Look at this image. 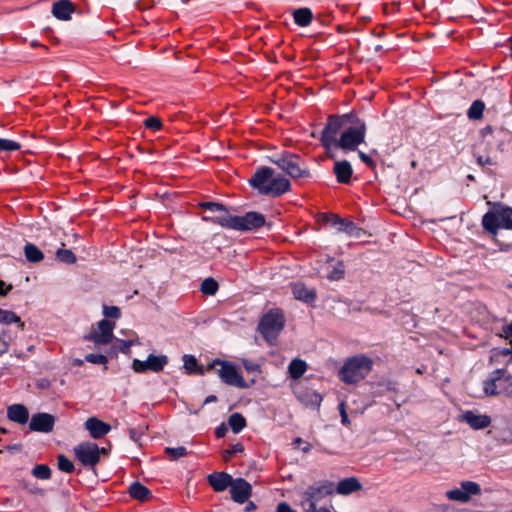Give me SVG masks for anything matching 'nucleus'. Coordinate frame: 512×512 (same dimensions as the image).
Wrapping results in <instances>:
<instances>
[{
	"mask_svg": "<svg viewBox=\"0 0 512 512\" xmlns=\"http://www.w3.org/2000/svg\"><path fill=\"white\" fill-rule=\"evenodd\" d=\"M120 346L119 349L123 353H127L129 351V348L134 344V341L132 340H119Z\"/></svg>",
	"mask_w": 512,
	"mask_h": 512,
	"instance_id": "3c124183",
	"label": "nucleus"
},
{
	"mask_svg": "<svg viewBox=\"0 0 512 512\" xmlns=\"http://www.w3.org/2000/svg\"><path fill=\"white\" fill-rule=\"evenodd\" d=\"M292 390L296 398L305 406L319 407L322 396L314 390L308 389L300 381L292 384Z\"/></svg>",
	"mask_w": 512,
	"mask_h": 512,
	"instance_id": "2eb2a0df",
	"label": "nucleus"
},
{
	"mask_svg": "<svg viewBox=\"0 0 512 512\" xmlns=\"http://www.w3.org/2000/svg\"><path fill=\"white\" fill-rule=\"evenodd\" d=\"M256 509V505L252 502V501H249L246 506H245V511L246 512H251L253 510Z\"/></svg>",
	"mask_w": 512,
	"mask_h": 512,
	"instance_id": "052dcab7",
	"label": "nucleus"
},
{
	"mask_svg": "<svg viewBox=\"0 0 512 512\" xmlns=\"http://www.w3.org/2000/svg\"><path fill=\"white\" fill-rule=\"evenodd\" d=\"M303 512H331V511L329 508H326V507L317 508V506H315L313 508L305 509V510H303Z\"/></svg>",
	"mask_w": 512,
	"mask_h": 512,
	"instance_id": "6e6d98bb",
	"label": "nucleus"
},
{
	"mask_svg": "<svg viewBox=\"0 0 512 512\" xmlns=\"http://www.w3.org/2000/svg\"><path fill=\"white\" fill-rule=\"evenodd\" d=\"M373 361L364 355L349 358L339 371L340 379L347 384H354L364 379L372 370Z\"/></svg>",
	"mask_w": 512,
	"mask_h": 512,
	"instance_id": "7ed1b4c3",
	"label": "nucleus"
},
{
	"mask_svg": "<svg viewBox=\"0 0 512 512\" xmlns=\"http://www.w3.org/2000/svg\"><path fill=\"white\" fill-rule=\"evenodd\" d=\"M321 222L325 225H329L338 233H345L349 236H358L359 228L355 225L354 222L341 218L333 213H324L320 216Z\"/></svg>",
	"mask_w": 512,
	"mask_h": 512,
	"instance_id": "9b49d317",
	"label": "nucleus"
},
{
	"mask_svg": "<svg viewBox=\"0 0 512 512\" xmlns=\"http://www.w3.org/2000/svg\"><path fill=\"white\" fill-rule=\"evenodd\" d=\"M242 364L248 372H255V373L260 372V365L253 361L243 360Z\"/></svg>",
	"mask_w": 512,
	"mask_h": 512,
	"instance_id": "09e8293b",
	"label": "nucleus"
},
{
	"mask_svg": "<svg viewBox=\"0 0 512 512\" xmlns=\"http://www.w3.org/2000/svg\"><path fill=\"white\" fill-rule=\"evenodd\" d=\"M244 451V447L240 443L233 444L229 449L223 452V458L225 461H228L232 456L242 453Z\"/></svg>",
	"mask_w": 512,
	"mask_h": 512,
	"instance_id": "79ce46f5",
	"label": "nucleus"
},
{
	"mask_svg": "<svg viewBox=\"0 0 512 512\" xmlns=\"http://www.w3.org/2000/svg\"><path fill=\"white\" fill-rule=\"evenodd\" d=\"M345 266L342 261H338L332 269L327 273V278L330 281H338L344 277Z\"/></svg>",
	"mask_w": 512,
	"mask_h": 512,
	"instance_id": "f704fd0d",
	"label": "nucleus"
},
{
	"mask_svg": "<svg viewBox=\"0 0 512 512\" xmlns=\"http://www.w3.org/2000/svg\"><path fill=\"white\" fill-rule=\"evenodd\" d=\"M307 370V364L302 359H293L288 366V373L294 380H298Z\"/></svg>",
	"mask_w": 512,
	"mask_h": 512,
	"instance_id": "c756f323",
	"label": "nucleus"
},
{
	"mask_svg": "<svg viewBox=\"0 0 512 512\" xmlns=\"http://www.w3.org/2000/svg\"><path fill=\"white\" fill-rule=\"evenodd\" d=\"M226 431H227L226 427L219 426V427L216 428L215 434H216V436L218 438H221V437H223L225 435Z\"/></svg>",
	"mask_w": 512,
	"mask_h": 512,
	"instance_id": "bf43d9fd",
	"label": "nucleus"
},
{
	"mask_svg": "<svg viewBox=\"0 0 512 512\" xmlns=\"http://www.w3.org/2000/svg\"><path fill=\"white\" fill-rule=\"evenodd\" d=\"M101 453H106V449L93 442H82L74 447L76 458L86 467H94L100 461Z\"/></svg>",
	"mask_w": 512,
	"mask_h": 512,
	"instance_id": "1a4fd4ad",
	"label": "nucleus"
},
{
	"mask_svg": "<svg viewBox=\"0 0 512 512\" xmlns=\"http://www.w3.org/2000/svg\"><path fill=\"white\" fill-rule=\"evenodd\" d=\"M24 254L26 259L31 263H38L44 258L42 251L32 243H27L24 246Z\"/></svg>",
	"mask_w": 512,
	"mask_h": 512,
	"instance_id": "7c9ffc66",
	"label": "nucleus"
},
{
	"mask_svg": "<svg viewBox=\"0 0 512 512\" xmlns=\"http://www.w3.org/2000/svg\"><path fill=\"white\" fill-rule=\"evenodd\" d=\"M302 442H303V440H302L300 437H298V438H296V439L294 440V444H296V445H299V444H301Z\"/></svg>",
	"mask_w": 512,
	"mask_h": 512,
	"instance_id": "774afa93",
	"label": "nucleus"
},
{
	"mask_svg": "<svg viewBox=\"0 0 512 512\" xmlns=\"http://www.w3.org/2000/svg\"><path fill=\"white\" fill-rule=\"evenodd\" d=\"M21 148V145L13 140L0 138V152L2 151H16Z\"/></svg>",
	"mask_w": 512,
	"mask_h": 512,
	"instance_id": "ea45409f",
	"label": "nucleus"
},
{
	"mask_svg": "<svg viewBox=\"0 0 512 512\" xmlns=\"http://www.w3.org/2000/svg\"><path fill=\"white\" fill-rule=\"evenodd\" d=\"M499 353L505 356V355L512 353V351L508 348H504V349L499 350Z\"/></svg>",
	"mask_w": 512,
	"mask_h": 512,
	"instance_id": "680f3d73",
	"label": "nucleus"
},
{
	"mask_svg": "<svg viewBox=\"0 0 512 512\" xmlns=\"http://www.w3.org/2000/svg\"><path fill=\"white\" fill-rule=\"evenodd\" d=\"M5 286V282L0 280V295H6L12 289L11 285H8L7 287Z\"/></svg>",
	"mask_w": 512,
	"mask_h": 512,
	"instance_id": "5fc2aeb1",
	"label": "nucleus"
},
{
	"mask_svg": "<svg viewBox=\"0 0 512 512\" xmlns=\"http://www.w3.org/2000/svg\"><path fill=\"white\" fill-rule=\"evenodd\" d=\"M333 171L339 183L348 184L350 182L353 169L348 161H337Z\"/></svg>",
	"mask_w": 512,
	"mask_h": 512,
	"instance_id": "a878e982",
	"label": "nucleus"
},
{
	"mask_svg": "<svg viewBox=\"0 0 512 512\" xmlns=\"http://www.w3.org/2000/svg\"><path fill=\"white\" fill-rule=\"evenodd\" d=\"M271 161L292 178H302L309 175L308 170L301 167V158L293 153H283Z\"/></svg>",
	"mask_w": 512,
	"mask_h": 512,
	"instance_id": "6e6552de",
	"label": "nucleus"
},
{
	"mask_svg": "<svg viewBox=\"0 0 512 512\" xmlns=\"http://www.w3.org/2000/svg\"><path fill=\"white\" fill-rule=\"evenodd\" d=\"M20 445H13V446H8L7 449L10 450V451H19L20 450Z\"/></svg>",
	"mask_w": 512,
	"mask_h": 512,
	"instance_id": "e2e57ef3",
	"label": "nucleus"
},
{
	"mask_svg": "<svg viewBox=\"0 0 512 512\" xmlns=\"http://www.w3.org/2000/svg\"><path fill=\"white\" fill-rule=\"evenodd\" d=\"M334 483L328 480L318 481L307 487L305 491L300 494L299 505L302 510L313 508L317 506L325 497L333 494Z\"/></svg>",
	"mask_w": 512,
	"mask_h": 512,
	"instance_id": "0eeeda50",
	"label": "nucleus"
},
{
	"mask_svg": "<svg viewBox=\"0 0 512 512\" xmlns=\"http://www.w3.org/2000/svg\"><path fill=\"white\" fill-rule=\"evenodd\" d=\"M214 365H220L218 375L226 384L238 388L247 387L243 377L238 373L234 365L221 361H215Z\"/></svg>",
	"mask_w": 512,
	"mask_h": 512,
	"instance_id": "4468645a",
	"label": "nucleus"
},
{
	"mask_svg": "<svg viewBox=\"0 0 512 512\" xmlns=\"http://www.w3.org/2000/svg\"><path fill=\"white\" fill-rule=\"evenodd\" d=\"M482 226L489 233L496 235L500 228L512 230V208L496 205L484 214Z\"/></svg>",
	"mask_w": 512,
	"mask_h": 512,
	"instance_id": "20e7f679",
	"label": "nucleus"
},
{
	"mask_svg": "<svg viewBox=\"0 0 512 512\" xmlns=\"http://www.w3.org/2000/svg\"><path fill=\"white\" fill-rule=\"evenodd\" d=\"M233 477L225 472H214L207 477L208 483L216 492H222L230 488Z\"/></svg>",
	"mask_w": 512,
	"mask_h": 512,
	"instance_id": "412c9836",
	"label": "nucleus"
},
{
	"mask_svg": "<svg viewBox=\"0 0 512 512\" xmlns=\"http://www.w3.org/2000/svg\"><path fill=\"white\" fill-rule=\"evenodd\" d=\"M74 12V6L69 0H60L53 4L52 14L59 20L67 21Z\"/></svg>",
	"mask_w": 512,
	"mask_h": 512,
	"instance_id": "5701e85b",
	"label": "nucleus"
},
{
	"mask_svg": "<svg viewBox=\"0 0 512 512\" xmlns=\"http://www.w3.org/2000/svg\"><path fill=\"white\" fill-rule=\"evenodd\" d=\"M144 126L152 131H159L162 128V121L158 117L150 116L144 120Z\"/></svg>",
	"mask_w": 512,
	"mask_h": 512,
	"instance_id": "a19ab883",
	"label": "nucleus"
},
{
	"mask_svg": "<svg viewBox=\"0 0 512 512\" xmlns=\"http://www.w3.org/2000/svg\"><path fill=\"white\" fill-rule=\"evenodd\" d=\"M293 19L295 24L300 27H307L311 24L313 13L310 8L302 7L294 10Z\"/></svg>",
	"mask_w": 512,
	"mask_h": 512,
	"instance_id": "cd10ccee",
	"label": "nucleus"
},
{
	"mask_svg": "<svg viewBox=\"0 0 512 512\" xmlns=\"http://www.w3.org/2000/svg\"><path fill=\"white\" fill-rule=\"evenodd\" d=\"M251 493L252 487L245 479H233L232 484L230 486V494L233 501L240 504L245 503L251 496Z\"/></svg>",
	"mask_w": 512,
	"mask_h": 512,
	"instance_id": "f3484780",
	"label": "nucleus"
},
{
	"mask_svg": "<svg viewBox=\"0 0 512 512\" xmlns=\"http://www.w3.org/2000/svg\"><path fill=\"white\" fill-rule=\"evenodd\" d=\"M481 493L480 485L473 481H463L461 488H455L447 491L446 496L449 500L466 503L472 495Z\"/></svg>",
	"mask_w": 512,
	"mask_h": 512,
	"instance_id": "ddd939ff",
	"label": "nucleus"
},
{
	"mask_svg": "<svg viewBox=\"0 0 512 512\" xmlns=\"http://www.w3.org/2000/svg\"><path fill=\"white\" fill-rule=\"evenodd\" d=\"M366 130L365 121L353 113L330 115L322 131L321 142L326 149L354 151L364 143Z\"/></svg>",
	"mask_w": 512,
	"mask_h": 512,
	"instance_id": "f257e3e1",
	"label": "nucleus"
},
{
	"mask_svg": "<svg viewBox=\"0 0 512 512\" xmlns=\"http://www.w3.org/2000/svg\"><path fill=\"white\" fill-rule=\"evenodd\" d=\"M485 109V104L481 100H475L470 108L467 111V116L471 120L481 119L483 116V111Z\"/></svg>",
	"mask_w": 512,
	"mask_h": 512,
	"instance_id": "473e14b6",
	"label": "nucleus"
},
{
	"mask_svg": "<svg viewBox=\"0 0 512 512\" xmlns=\"http://www.w3.org/2000/svg\"><path fill=\"white\" fill-rule=\"evenodd\" d=\"M136 434L137 433H136L135 429H131L130 430V437H131V439L136 440Z\"/></svg>",
	"mask_w": 512,
	"mask_h": 512,
	"instance_id": "69168bd1",
	"label": "nucleus"
},
{
	"mask_svg": "<svg viewBox=\"0 0 512 512\" xmlns=\"http://www.w3.org/2000/svg\"><path fill=\"white\" fill-rule=\"evenodd\" d=\"M216 401V396L210 395L206 398L205 403Z\"/></svg>",
	"mask_w": 512,
	"mask_h": 512,
	"instance_id": "0e129e2a",
	"label": "nucleus"
},
{
	"mask_svg": "<svg viewBox=\"0 0 512 512\" xmlns=\"http://www.w3.org/2000/svg\"><path fill=\"white\" fill-rule=\"evenodd\" d=\"M184 367L188 372H193L197 366V360L192 355L183 356Z\"/></svg>",
	"mask_w": 512,
	"mask_h": 512,
	"instance_id": "49530a36",
	"label": "nucleus"
},
{
	"mask_svg": "<svg viewBox=\"0 0 512 512\" xmlns=\"http://www.w3.org/2000/svg\"><path fill=\"white\" fill-rule=\"evenodd\" d=\"M284 325L283 312L280 309H272L262 316L258 330L268 343L274 344Z\"/></svg>",
	"mask_w": 512,
	"mask_h": 512,
	"instance_id": "423d86ee",
	"label": "nucleus"
},
{
	"mask_svg": "<svg viewBox=\"0 0 512 512\" xmlns=\"http://www.w3.org/2000/svg\"><path fill=\"white\" fill-rule=\"evenodd\" d=\"M58 468L65 473H72L74 471L73 462L68 459L65 455L58 456Z\"/></svg>",
	"mask_w": 512,
	"mask_h": 512,
	"instance_id": "58836bf2",
	"label": "nucleus"
},
{
	"mask_svg": "<svg viewBox=\"0 0 512 512\" xmlns=\"http://www.w3.org/2000/svg\"><path fill=\"white\" fill-rule=\"evenodd\" d=\"M165 451L173 460H176V459L183 457L187 454L186 448L182 447V446L176 447V448L167 447L165 449Z\"/></svg>",
	"mask_w": 512,
	"mask_h": 512,
	"instance_id": "37998d69",
	"label": "nucleus"
},
{
	"mask_svg": "<svg viewBox=\"0 0 512 512\" xmlns=\"http://www.w3.org/2000/svg\"><path fill=\"white\" fill-rule=\"evenodd\" d=\"M200 289L206 295H214L218 290V283L213 278H206Z\"/></svg>",
	"mask_w": 512,
	"mask_h": 512,
	"instance_id": "e433bc0d",
	"label": "nucleus"
},
{
	"mask_svg": "<svg viewBox=\"0 0 512 512\" xmlns=\"http://www.w3.org/2000/svg\"><path fill=\"white\" fill-rule=\"evenodd\" d=\"M201 206L203 208H205L206 210H209L211 212L222 211V212L226 213L225 206L220 204V203H217V202H204V203L201 204Z\"/></svg>",
	"mask_w": 512,
	"mask_h": 512,
	"instance_id": "de8ad7c7",
	"label": "nucleus"
},
{
	"mask_svg": "<svg viewBox=\"0 0 512 512\" xmlns=\"http://www.w3.org/2000/svg\"><path fill=\"white\" fill-rule=\"evenodd\" d=\"M277 512H297V511L292 509L288 503L281 502L277 506Z\"/></svg>",
	"mask_w": 512,
	"mask_h": 512,
	"instance_id": "603ef678",
	"label": "nucleus"
},
{
	"mask_svg": "<svg viewBox=\"0 0 512 512\" xmlns=\"http://www.w3.org/2000/svg\"><path fill=\"white\" fill-rule=\"evenodd\" d=\"M0 323L3 324H11L18 323L19 327L23 329L24 324L21 322L20 317L17 316L14 312L9 310L0 309Z\"/></svg>",
	"mask_w": 512,
	"mask_h": 512,
	"instance_id": "72a5a7b5",
	"label": "nucleus"
},
{
	"mask_svg": "<svg viewBox=\"0 0 512 512\" xmlns=\"http://www.w3.org/2000/svg\"><path fill=\"white\" fill-rule=\"evenodd\" d=\"M212 222L229 229L238 231H250L264 226L265 217L261 213L254 211L247 212L242 216L230 215L226 213L216 216L212 219Z\"/></svg>",
	"mask_w": 512,
	"mask_h": 512,
	"instance_id": "f03ea898",
	"label": "nucleus"
},
{
	"mask_svg": "<svg viewBox=\"0 0 512 512\" xmlns=\"http://www.w3.org/2000/svg\"><path fill=\"white\" fill-rule=\"evenodd\" d=\"M168 364V357L166 355H154L149 354L146 360L142 361L134 359L132 362V369L136 373L161 372L164 367Z\"/></svg>",
	"mask_w": 512,
	"mask_h": 512,
	"instance_id": "f8f14e48",
	"label": "nucleus"
},
{
	"mask_svg": "<svg viewBox=\"0 0 512 512\" xmlns=\"http://www.w3.org/2000/svg\"><path fill=\"white\" fill-rule=\"evenodd\" d=\"M292 293L297 300L311 303L316 299V293L313 289H308L303 283L292 284Z\"/></svg>",
	"mask_w": 512,
	"mask_h": 512,
	"instance_id": "bb28decb",
	"label": "nucleus"
},
{
	"mask_svg": "<svg viewBox=\"0 0 512 512\" xmlns=\"http://www.w3.org/2000/svg\"><path fill=\"white\" fill-rule=\"evenodd\" d=\"M310 449H311V446H310L309 444H306V445L302 448V451H303L304 453H307V452H309V451H310Z\"/></svg>",
	"mask_w": 512,
	"mask_h": 512,
	"instance_id": "338daca9",
	"label": "nucleus"
},
{
	"mask_svg": "<svg viewBox=\"0 0 512 512\" xmlns=\"http://www.w3.org/2000/svg\"><path fill=\"white\" fill-rule=\"evenodd\" d=\"M339 411H340V416H341V423L345 426H348L350 424V420L348 418V415L346 413V410H345V403L344 402H341L339 404Z\"/></svg>",
	"mask_w": 512,
	"mask_h": 512,
	"instance_id": "8fccbe9b",
	"label": "nucleus"
},
{
	"mask_svg": "<svg viewBox=\"0 0 512 512\" xmlns=\"http://www.w3.org/2000/svg\"><path fill=\"white\" fill-rule=\"evenodd\" d=\"M462 418L474 430L484 429L491 424V419L488 415L476 414L473 411L464 412Z\"/></svg>",
	"mask_w": 512,
	"mask_h": 512,
	"instance_id": "4be33fe9",
	"label": "nucleus"
},
{
	"mask_svg": "<svg viewBox=\"0 0 512 512\" xmlns=\"http://www.w3.org/2000/svg\"><path fill=\"white\" fill-rule=\"evenodd\" d=\"M7 417L9 420L18 424H26L29 419V412L24 405L13 404L7 409Z\"/></svg>",
	"mask_w": 512,
	"mask_h": 512,
	"instance_id": "b1692460",
	"label": "nucleus"
},
{
	"mask_svg": "<svg viewBox=\"0 0 512 512\" xmlns=\"http://www.w3.org/2000/svg\"><path fill=\"white\" fill-rule=\"evenodd\" d=\"M32 474L38 479L47 480L51 477V470L47 465L39 464L33 468Z\"/></svg>",
	"mask_w": 512,
	"mask_h": 512,
	"instance_id": "4c0bfd02",
	"label": "nucleus"
},
{
	"mask_svg": "<svg viewBox=\"0 0 512 512\" xmlns=\"http://www.w3.org/2000/svg\"><path fill=\"white\" fill-rule=\"evenodd\" d=\"M103 314L106 318L118 319L121 316V311L117 306H103Z\"/></svg>",
	"mask_w": 512,
	"mask_h": 512,
	"instance_id": "c03bdc74",
	"label": "nucleus"
},
{
	"mask_svg": "<svg viewBox=\"0 0 512 512\" xmlns=\"http://www.w3.org/2000/svg\"><path fill=\"white\" fill-rule=\"evenodd\" d=\"M55 425V417L49 413H36L32 415L29 428L31 431L50 433Z\"/></svg>",
	"mask_w": 512,
	"mask_h": 512,
	"instance_id": "dca6fc26",
	"label": "nucleus"
},
{
	"mask_svg": "<svg viewBox=\"0 0 512 512\" xmlns=\"http://www.w3.org/2000/svg\"><path fill=\"white\" fill-rule=\"evenodd\" d=\"M56 258L66 264H74L76 262V256L70 249L60 248L56 251Z\"/></svg>",
	"mask_w": 512,
	"mask_h": 512,
	"instance_id": "c9c22d12",
	"label": "nucleus"
},
{
	"mask_svg": "<svg viewBox=\"0 0 512 512\" xmlns=\"http://www.w3.org/2000/svg\"><path fill=\"white\" fill-rule=\"evenodd\" d=\"M358 155H359V158L365 163L367 164L368 166L372 167L374 166V161L371 159V157H369L367 154L359 151L358 152Z\"/></svg>",
	"mask_w": 512,
	"mask_h": 512,
	"instance_id": "864d4df0",
	"label": "nucleus"
},
{
	"mask_svg": "<svg viewBox=\"0 0 512 512\" xmlns=\"http://www.w3.org/2000/svg\"><path fill=\"white\" fill-rule=\"evenodd\" d=\"M228 424L231 430L237 434L242 431V429L246 426V420L240 413H233L230 415L228 419Z\"/></svg>",
	"mask_w": 512,
	"mask_h": 512,
	"instance_id": "2f4dec72",
	"label": "nucleus"
},
{
	"mask_svg": "<svg viewBox=\"0 0 512 512\" xmlns=\"http://www.w3.org/2000/svg\"><path fill=\"white\" fill-rule=\"evenodd\" d=\"M85 360L92 364H106L108 362V358L103 354H87L85 356Z\"/></svg>",
	"mask_w": 512,
	"mask_h": 512,
	"instance_id": "a18cd8bd",
	"label": "nucleus"
},
{
	"mask_svg": "<svg viewBox=\"0 0 512 512\" xmlns=\"http://www.w3.org/2000/svg\"><path fill=\"white\" fill-rule=\"evenodd\" d=\"M84 426L90 433L91 437L94 439H100L104 437L111 430V426L108 423L103 422L97 417L88 418L85 421Z\"/></svg>",
	"mask_w": 512,
	"mask_h": 512,
	"instance_id": "6ab92c4d",
	"label": "nucleus"
},
{
	"mask_svg": "<svg viewBox=\"0 0 512 512\" xmlns=\"http://www.w3.org/2000/svg\"><path fill=\"white\" fill-rule=\"evenodd\" d=\"M483 391L487 396H512V375L506 369H496L483 382Z\"/></svg>",
	"mask_w": 512,
	"mask_h": 512,
	"instance_id": "39448f33",
	"label": "nucleus"
},
{
	"mask_svg": "<svg viewBox=\"0 0 512 512\" xmlns=\"http://www.w3.org/2000/svg\"><path fill=\"white\" fill-rule=\"evenodd\" d=\"M291 183L290 181L283 176H273L271 183L269 186L265 187L263 195H270L273 197H278L290 190Z\"/></svg>",
	"mask_w": 512,
	"mask_h": 512,
	"instance_id": "aec40b11",
	"label": "nucleus"
},
{
	"mask_svg": "<svg viewBox=\"0 0 512 512\" xmlns=\"http://www.w3.org/2000/svg\"><path fill=\"white\" fill-rule=\"evenodd\" d=\"M477 162L481 166H484L485 164H492V161H491L490 157L484 158L483 156H479L477 158Z\"/></svg>",
	"mask_w": 512,
	"mask_h": 512,
	"instance_id": "13d9d810",
	"label": "nucleus"
},
{
	"mask_svg": "<svg viewBox=\"0 0 512 512\" xmlns=\"http://www.w3.org/2000/svg\"><path fill=\"white\" fill-rule=\"evenodd\" d=\"M129 494L133 499L146 501L152 497L151 491L140 482H133L129 487Z\"/></svg>",
	"mask_w": 512,
	"mask_h": 512,
	"instance_id": "c85d7f7f",
	"label": "nucleus"
},
{
	"mask_svg": "<svg viewBox=\"0 0 512 512\" xmlns=\"http://www.w3.org/2000/svg\"><path fill=\"white\" fill-rule=\"evenodd\" d=\"M275 171L270 167H262L257 169L252 178L249 180V184L258 190L260 194H264L265 187L271 183Z\"/></svg>",
	"mask_w": 512,
	"mask_h": 512,
	"instance_id": "a211bd4d",
	"label": "nucleus"
},
{
	"mask_svg": "<svg viewBox=\"0 0 512 512\" xmlns=\"http://www.w3.org/2000/svg\"><path fill=\"white\" fill-rule=\"evenodd\" d=\"M7 350H8L7 341L4 338L0 337V355L6 353Z\"/></svg>",
	"mask_w": 512,
	"mask_h": 512,
	"instance_id": "4d7b16f0",
	"label": "nucleus"
},
{
	"mask_svg": "<svg viewBox=\"0 0 512 512\" xmlns=\"http://www.w3.org/2000/svg\"><path fill=\"white\" fill-rule=\"evenodd\" d=\"M362 489V485L356 477H349L338 482L334 491L340 495H349Z\"/></svg>",
	"mask_w": 512,
	"mask_h": 512,
	"instance_id": "393cba45",
	"label": "nucleus"
},
{
	"mask_svg": "<svg viewBox=\"0 0 512 512\" xmlns=\"http://www.w3.org/2000/svg\"><path fill=\"white\" fill-rule=\"evenodd\" d=\"M115 324L107 319L100 320L91 332L84 336V340L92 341L95 346L107 345L113 339Z\"/></svg>",
	"mask_w": 512,
	"mask_h": 512,
	"instance_id": "9d476101",
	"label": "nucleus"
}]
</instances>
